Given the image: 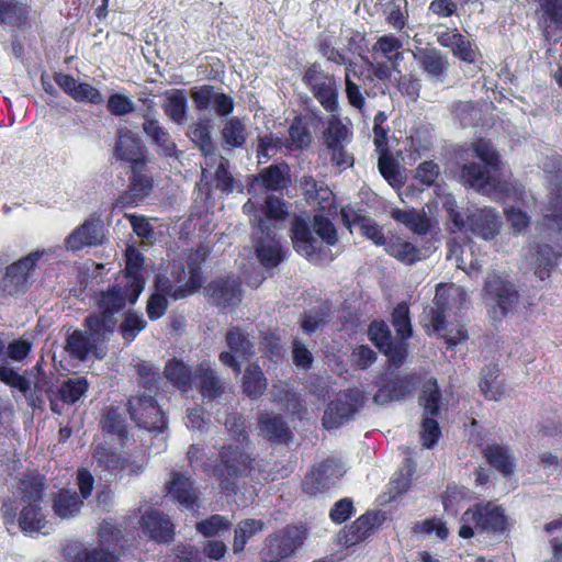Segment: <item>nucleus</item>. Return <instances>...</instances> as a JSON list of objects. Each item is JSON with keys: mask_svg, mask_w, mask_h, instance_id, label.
I'll use <instances>...</instances> for the list:
<instances>
[{"mask_svg": "<svg viewBox=\"0 0 562 562\" xmlns=\"http://www.w3.org/2000/svg\"><path fill=\"white\" fill-rule=\"evenodd\" d=\"M93 303L95 311L83 319L85 331L76 329L66 339V350L81 361L90 353L97 358L103 357L98 352L99 347L110 340L119 324L116 315L130 303L126 285L114 283L95 292Z\"/></svg>", "mask_w": 562, "mask_h": 562, "instance_id": "1", "label": "nucleus"}, {"mask_svg": "<svg viewBox=\"0 0 562 562\" xmlns=\"http://www.w3.org/2000/svg\"><path fill=\"white\" fill-rule=\"evenodd\" d=\"M470 148L482 165L474 161L463 164L459 169V181L482 194L506 193L508 182L495 175L502 170L503 161L493 143L480 137L471 143Z\"/></svg>", "mask_w": 562, "mask_h": 562, "instance_id": "2", "label": "nucleus"}, {"mask_svg": "<svg viewBox=\"0 0 562 562\" xmlns=\"http://www.w3.org/2000/svg\"><path fill=\"white\" fill-rule=\"evenodd\" d=\"M293 249L311 262L333 261L329 248L337 245L338 232L331 220L323 214H315L312 226L302 216H295L290 226Z\"/></svg>", "mask_w": 562, "mask_h": 562, "instance_id": "3", "label": "nucleus"}, {"mask_svg": "<svg viewBox=\"0 0 562 562\" xmlns=\"http://www.w3.org/2000/svg\"><path fill=\"white\" fill-rule=\"evenodd\" d=\"M254 463L255 458L246 447L238 443H224L211 464V473L218 483L221 492L231 497L237 494L239 480L250 475Z\"/></svg>", "mask_w": 562, "mask_h": 562, "instance_id": "4", "label": "nucleus"}, {"mask_svg": "<svg viewBox=\"0 0 562 562\" xmlns=\"http://www.w3.org/2000/svg\"><path fill=\"white\" fill-rule=\"evenodd\" d=\"M508 530L509 521L504 507L492 501H482L462 514L458 535L462 539H471L476 532L502 536Z\"/></svg>", "mask_w": 562, "mask_h": 562, "instance_id": "5", "label": "nucleus"}, {"mask_svg": "<svg viewBox=\"0 0 562 562\" xmlns=\"http://www.w3.org/2000/svg\"><path fill=\"white\" fill-rule=\"evenodd\" d=\"M131 419L139 428L162 432L168 427V416L155 396L145 392L132 395L126 404Z\"/></svg>", "mask_w": 562, "mask_h": 562, "instance_id": "6", "label": "nucleus"}, {"mask_svg": "<svg viewBox=\"0 0 562 562\" xmlns=\"http://www.w3.org/2000/svg\"><path fill=\"white\" fill-rule=\"evenodd\" d=\"M305 532L300 527L288 525L269 535L265 540L262 557L265 562H282L302 547Z\"/></svg>", "mask_w": 562, "mask_h": 562, "instance_id": "7", "label": "nucleus"}, {"mask_svg": "<svg viewBox=\"0 0 562 562\" xmlns=\"http://www.w3.org/2000/svg\"><path fill=\"white\" fill-rule=\"evenodd\" d=\"M228 350L218 355L222 364L231 368L236 374L241 372V361L249 360L254 355L255 345L249 333L240 325H231L225 334Z\"/></svg>", "mask_w": 562, "mask_h": 562, "instance_id": "8", "label": "nucleus"}, {"mask_svg": "<svg viewBox=\"0 0 562 562\" xmlns=\"http://www.w3.org/2000/svg\"><path fill=\"white\" fill-rule=\"evenodd\" d=\"M465 301V292L453 283H439L436 288L434 305L429 310L430 325L435 333L447 329V314Z\"/></svg>", "mask_w": 562, "mask_h": 562, "instance_id": "9", "label": "nucleus"}, {"mask_svg": "<svg viewBox=\"0 0 562 562\" xmlns=\"http://www.w3.org/2000/svg\"><path fill=\"white\" fill-rule=\"evenodd\" d=\"M370 341L382 352L391 367L401 368L408 356V342L393 339L392 333L384 321H373L368 328Z\"/></svg>", "mask_w": 562, "mask_h": 562, "instance_id": "10", "label": "nucleus"}, {"mask_svg": "<svg viewBox=\"0 0 562 562\" xmlns=\"http://www.w3.org/2000/svg\"><path fill=\"white\" fill-rule=\"evenodd\" d=\"M342 476L341 464L334 458L316 462L301 482V490L310 496H316L331 488Z\"/></svg>", "mask_w": 562, "mask_h": 562, "instance_id": "11", "label": "nucleus"}, {"mask_svg": "<svg viewBox=\"0 0 562 562\" xmlns=\"http://www.w3.org/2000/svg\"><path fill=\"white\" fill-rule=\"evenodd\" d=\"M44 250H34L9 265L1 280V289L8 295L24 293L29 289V279Z\"/></svg>", "mask_w": 562, "mask_h": 562, "instance_id": "12", "label": "nucleus"}, {"mask_svg": "<svg viewBox=\"0 0 562 562\" xmlns=\"http://www.w3.org/2000/svg\"><path fill=\"white\" fill-rule=\"evenodd\" d=\"M149 162L131 166L128 187L116 199L115 205L120 207H131L144 201L154 190V177L148 168Z\"/></svg>", "mask_w": 562, "mask_h": 562, "instance_id": "13", "label": "nucleus"}, {"mask_svg": "<svg viewBox=\"0 0 562 562\" xmlns=\"http://www.w3.org/2000/svg\"><path fill=\"white\" fill-rule=\"evenodd\" d=\"M204 292L209 301L222 311L238 306L243 300L241 281L232 276L215 278Z\"/></svg>", "mask_w": 562, "mask_h": 562, "instance_id": "14", "label": "nucleus"}, {"mask_svg": "<svg viewBox=\"0 0 562 562\" xmlns=\"http://www.w3.org/2000/svg\"><path fill=\"white\" fill-rule=\"evenodd\" d=\"M361 406V395L359 392L348 390L337 395L325 411L323 425L327 429L338 428L348 423Z\"/></svg>", "mask_w": 562, "mask_h": 562, "instance_id": "15", "label": "nucleus"}, {"mask_svg": "<svg viewBox=\"0 0 562 562\" xmlns=\"http://www.w3.org/2000/svg\"><path fill=\"white\" fill-rule=\"evenodd\" d=\"M113 157L120 162L128 164V167L150 160L148 149L140 138L127 127H121L116 132Z\"/></svg>", "mask_w": 562, "mask_h": 562, "instance_id": "16", "label": "nucleus"}, {"mask_svg": "<svg viewBox=\"0 0 562 562\" xmlns=\"http://www.w3.org/2000/svg\"><path fill=\"white\" fill-rule=\"evenodd\" d=\"M259 227L262 236L254 244L256 256L265 268H276L286 258L288 249L282 246L276 233L267 226L265 220H259Z\"/></svg>", "mask_w": 562, "mask_h": 562, "instance_id": "17", "label": "nucleus"}, {"mask_svg": "<svg viewBox=\"0 0 562 562\" xmlns=\"http://www.w3.org/2000/svg\"><path fill=\"white\" fill-rule=\"evenodd\" d=\"M322 122V117L315 113L297 114L291 121L288 128V137L283 146L288 150H306L313 143L312 127Z\"/></svg>", "mask_w": 562, "mask_h": 562, "instance_id": "18", "label": "nucleus"}, {"mask_svg": "<svg viewBox=\"0 0 562 562\" xmlns=\"http://www.w3.org/2000/svg\"><path fill=\"white\" fill-rule=\"evenodd\" d=\"M530 266L540 281L549 280L562 259V245L553 247L547 243H535L529 251Z\"/></svg>", "mask_w": 562, "mask_h": 562, "instance_id": "19", "label": "nucleus"}, {"mask_svg": "<svg viewBox=\"0 0 562 562\" xmlns=\"http://www.w3.org/2000/svg\"><path fill=\"white\" fill-rule=\"evenodd\" d=\"M144 255L134 247H128L125 251L124 278L127 279L126 291L130 294V304L134 305L144 291L146 279L144 276Z\"/></svg>", "mask_w": 562, "mask_h": 562, "instance_id": "20", "label": "nucleus"}, {"mask_svg": "<svg viewBox=\"0 0 562 562\" xmlns=\"http://www.w3.org/2000/svg\"><path fill=\"white\" fill-rule=\"evenodd\" d=\"M167 496L183 509H194L200 505V493L191 477L181 472H171L166 483Z\"/></svg>", "mask_w": 562, "mask_h": 562, "instance_id": "21", "label": "nucleus"}, {"mask_svg": "<svg viewBox=\"0 0 562 562\" xmlns=\"http://www.w3.org/2000/svg\"><path fill=\"white\" fill-rule=\"evenodd\" d=\"M139 526L143 533L157 543H169L175 538V525L171 519L158 509L146 510Z\"/></svg>", "mask_w": 562, "mask_h": 562, "instance_id": "22", "label": "nucleus"}, {"mask_svg": "<svg viewBox=\"0 0 562 562\" xmlns=\"http://www.w3.org/2000/svg\"><path fill=\"white\" fill-rule=\"evenodd\" d=\"M535 14L543 37L550 40L551 31H562V0H533Z\"/></svg>", "mask_w": 562, "mask_h": 562, "instance_id": "23", "label": "nucleus"}, {"mask_svg": "<svg viewBox=\"0 0 562 562\" xmlns=\"http://www.w3.org/2000/svg\"><path fill=\"white\" fill-rule=\"evenodd\" d=\"M484 291L496 300L503 315L507 314L519 296L514 285L496 273L488 274L484 283Z\"/></svg>", "mask_w": 562, "mask_h": 562, "instance_id": "24", "label": "nucleus"}, {"mask_svg": "<svg viewBox=\"0 0 562 562\" xmlns=\"http://www.w3.org/2000/svg\"><path fill=\"white\" fill-rule=\"evenodd\" d=\"M46 477L37 470L26 471L16 477V494L21 503H43Z\"/></svg>", "mask_w": 562, "mask_h": 562, "instance_id": "25", "label": "nucleus"}, {"mask_svg": "<svg viewBox=\"0 0 562 562\" xmlns=\"http://www.w3.org/2000/svg\"><path fill=\"white\" fill-rule=\"evenodd\" d=\"M469 231L485 240L494 239L501 231L498 215L491 207L479 209L468 215Z\"/></svg>", "mask_w": 562, "mask_h": 562, "instance_id": "26", "label": "nucleus"}, {"mask_svg": "<svg viewBox=\"0 0 562 562\" xmlns=\"http://www.w3.org/2000/svg\"><path fill=\"white\" fill-rule=\"evenodd\" d=\"M0 25L23 30L31 26V5L20 0H0Z\"/></svg>", "mask_w": 562, "mask_h": 562, "instance_id": "27", "label": "nucleus"}, {"mask_svg": "<svg viewBox=\"0 0 562 562\" xmlns=\"http://www.w3.org/2000/svg\"><path fill=\"white\" fill-rule=\"evenodd\" d=\"M258 426L265 437L274 443L288 445L293 439V432L286 420L280 414L261 413L258 416Z\"/></svg>", "mask_w": 562, "mask_h": 562, "instance_id": "28", "label": "nucleus"}, {"mask_svg": "<svg viewBox=\"0 0 562 562\" xmlns=\"http://www.w3.org/2000/svg\"><path fill=\"white\" fill-rule=\"evenodd\" d=\"M102 227L99 225L98 220H87L66 238V246L71 250H80L86 246L102 244Z\"/></svg>", "mask_w": 562, "mask_h": 562, "instance_id": "29", "label": "nucleus"}, {"mask_svg": "<svg viewBox=\"0 0 562 562\" xmlns=\"http://www.w3.org/2000/svg\"><path fill=\"white\" fill-rule=\"evenodd\" d=\"M255 181L266 191H282L291 183L290 166L286 162L270 165L258 172Z\"/></svg>", "mask_w": 562, "mask_h": 562, "instance_id": "30", "label": "nucleus"}, {"mask_svg": "<svg viewBox=\"0 0 562 562\" xmlns=\"http://www.w3.org/2000/svg\"><path fill=\"white\" fill-rule=\"evenodd\" d=\"M418 65L428 77L442 81L449 68V60L437 48H423L418 53Z\"/></svg>", "mask_w": 562, "mask_h": 562, "instance_id": "31", "label": "nucleus"}, {"mask_svg": "<svg viewBox=\"0 0 562 562\" xmlns=\"http://www.w3.org/2000/svg\"><path fill=\"white\" fill-rule=\"evenodd\" d=\"M378 516L374 513H366L359 516L351 525L346 526L340 535L346 546H353L367 539L376 526Z\"/></svg>", "mask_w": 562, "mask_h": 562, "instance_id": "32", "label": "nucleus"}, {"mask_svg": "<svg viewBox=\"0 0 562 562\" xmlns=\"http://www.w3.org/2000/svg\"><path fill=\"white\" fill-rule=\"evenodd\" d=\"M142 126L145 135L159 148L160 155L177 157V145L171 139L168 131L159 124L158 120L146 116Z\"/></svg>", "mask_w": 562, "mask_h": 562, "instance_id": "33", "label": "nucleus"}, {"mask_svg": "<svg viewBox=\"0 0 562 562\" xmlns=\"http://www.w3.org/2000/svg\"><path fill=\"white\" fill-rule=\"evenodd\" d=\"M384 249L387 255L406 266L415 265L424 258L419 247L408 240H405L398 235H392L389 237Z\"/></svg>", "mask_w": 562, "mask_h": 562, "instance_id": "34", "label": "nucleus"}, {"mask_svg": "<svg viewBox=\"0 0 562 562\" xmlns=\"http://www.w3.org/2000/svg\"><path fill=\"white\" fill-rule=\"evenodd\" d=\"M482 453L487 463L503 476L507 477L514 473L516 467L515 457L507 447L490 443L483 449Z\"/></svg>", "mask_w": 562, "mask_h": 562, "instance_id": "35", "label": "nucleus"}, {"mask_svg": "<svg viewBox=\"0 0 562 562\" xmlns=\"http://www.w3.org/2000/svg\"><path fill=\"white\" fill-rule=\"evenodd\" d=\"M204 260L205 257H200L198 251L189 256L187 261L188 280L186 281V283L178 285L176 296L187 299L199 292L204 282V276L202 270V263Z\"/></svg>", "mask_w": 562, "mask_h": 562, "instance_id": "36", "label": "nucleus"}, {"mask_svg": "<svg viewBox=\"0 0 562 562\" xmlns=\"http://www.w3.org/2000/svg\"><path fill=\"white\" fill-rule=\"evenodd\" d=\"M162 373L172 386L181 392H188L192 386L193 374L191 368L181 359H169Z\"/></svg>", "mask_w": 562, "mask_h": 562, "instance_id": "37", "label": "nucleus"}, {"mask_svg": "<svg viewBox=\"0 0 562 562\" xmlns=\"http://www.w3.org/2000/svg\"><path fill=\"white\" fill-rule=\"evenodd\" d=\"M442 403V393L436 378H429L420 387L418 404L424 414L428 416H439Z\"/></svg>", "mask_w": 562, "mask_h": 562, "instance_id": "38", "label": "nucleus"}, {"mask_svg": "<svg viewBox=\"0 0 562 562\" xmlns=\"http://www.w3.org/2000/svg\"><path fill=\"white\" fill-rule=\"evenodd\" d=\"M83 506L79 495L69 488H60L53 499V510L61 519L77 516Z\"/></svg>", "mask_w": 562, "mask_h": 562, "instance_id": "39", "label": "nucleus"}, {"mask_svg": "<svg viewBox=\"0 0 562 562\" xmlns=\"http://www.w3.org/2000/svg\"><path fill=\"white\" fill-rule=\"evenodd\" d=\"M68 562H120L114 552L102 548L87 549L81 546H71L65 549Z\"/></svg>", "mask_w": 562, "mask_h": 562, "instance_id": "40", "label": "nucleus"}, {"mask_svg": "<svg viewBox=\"0 0 562 562\" xmlns=\"http://www.w3.org/2000/svg\"><path fill=\"white\" fill-rule=\"evenodd\" d=\"M100 425L103 432L116 437L122 442L128 436L125 418L116 406L110 405L102 409Z\"/></svg>", "mask_w": 562, "mask_h": 562, "instance_id": "41", "label": "nucleus"}, {"mask_svg": "<svg viewBox=\"0 0 562 562\" xmlns=\"http://www.w3.org/2000/svg\"><path fill=\"white\" fill-rule=\"evenodd\" d=\"M195 378L198 387L203 397L215 400L224 393V385L215 371L209 366L200 364Z\"/></svg>", "mask_w": 562, "mask_h": 562, "instance_id": "42", "label": "nucleus"}, {"mask_svg": "<svg viewBox=\"0 0 562 562\" xmlns=\"http://www.w3.org/2000/svg\"><path fill=\"white\" fill-rule=\"evenodd\" d=\"M90 383L86 376L68 378L57 389V397L67 405H75L89 391Z\"/></svg>", "mask_w": 562, "mask_h": 562, "instance_id": "43", "label": "nucleus"}, {"mask_svg": "<svg viewBox=\"0 0 562 562\" xmlns=\"http://www.w3.org/2000/svg\"><path fill=\"white\" fill-rule=\"evenodd\" d=\"M268 381L257 363L249 364L243 375V392L251 400H257L266 392Z\"/></svg>", "mask_w": 562, "mask_h": 562, "instance_id": "44", "label": "nucleus"}, {"mask_svg": "<svg viewBox=\"0 0 562 562\" xmlns=\"http://www.w3.org/2000/svg\"><path fill=\"white\" fill-rule=\"evenodd\" d=\"M22 508L18 518L23 532H37L45 526L42 503H21Z\"/></svg>", "mask_w": 562, "mask_h": 562, "instance_id": "45", "label": "nucleus"}, {"mask_svg": "<svg viewBox=\"0 0 562 562\" xmlns=\"http://www.w3.org/2000/svg\"><path fill=\"white\" fill-rule=\"evenodd\" d=\"M266 524L261 519L247 518L240 520L234 530L233 550L240 553L245 550L247 542L257 533L261 532Z\"/></svg>", "mask_w": 562, "mask_h": 562, "instance_id": "46", "label": "nucleus"}, {"mask_svg": "<svg viewBox=\"0 0 562 562\" xmlns=\"http://www.w3.org/2000/svg\"><path fill=\"white\" fill-rule=\"evenodd\" d=\"M392 217L417 235H426L430 229V222L426 214L414 209H395L392 211Z\"/></svg>", "mask_w": 562, "mask_h": 562, "instance_id": "47", "label": "nucleus"}, {"mask_svg": "<svg viewBox=\"0 0 562 562\" xmlns=\"http://www.w3.org/2000/svg\"><path fill=\"white\" fill-rule=\"evenodd\" d=\"M313 97L319 102L323 109L328 113H335L339 109L338 103V85L336 78H331L327 82H322L312 91Z\"/></svg>", "mask_w": 562, "mask_h": 562, "instance_id": "48", "label": "nucleus"}, {"mask_svg": "<svg viewBox=\"0 0 562 562\" xmlns=\"http://www.w3.org/2000/svg\"><path fill=\"white\" fill-rule=\"evenodd\" d=\"M391 322L400 341H407L413 335L409 306L400 302L392 311Z\"/></svg>", "mask_w": 562, "mask_h": 562, "instance_id": "49", "label": "nucleus"}, {"mask_svg": "<svg viewBox=\"0 0 562 562\" xmlns=\"http://www.w3.org/2000/svg\"><path fill=\"white\" fill-rule=\"evenodd\" d=\"M223 144L229 148L243 147L247 139L245 124L237 116L231 117L222 130Z\"/></svg>", "mask_w": 562, "mask_h": 562, "instance_id": "50", "label": "nucleus"}, {"mask_svg": "<svg viewBox=\"0 0 562 562\" xmlns=\"http://www.w3.org/2000/svg\"><path fill=\"white\" fill-rule=\"evenodd\" d=\"M378 154V168L381 176L392 187L402 186L403 180L400 171V165L391 154L390 148H384V150H380Z\"/></svg>", "mask_w": 562, "mask_h": 562, "instance_id": "51", "label": "nucleus"}, {"mask_svg": "<svg viewBox=\"0 0 562 562\" xmlns=\"http://www.w3.org/2000/svg\"><path fill=\"white\" fill-rule=\"evenodd\" d=\"M188 100L184 90L176 89L164 104L165 114L175 123L182 124L187 116Z\"/></svg>", "mask_w": 562, "mask_h": 562, "instance_id": "52", "label": "nucleus"}, {"mask_svg": "<svg viewBox=\"0 0 562 562\" xmlns=\"http://www.w3.org/2000/svg\"><path fill=\"white\" fill-rule=\"evenodd\" d=\"M189 137L204 156L214 154L216 147L211 136V125L207 121H199L189 127Z\"/></svg>", "mask_w": 562, "mask_h": 562, "instance_id": "53", "label": "nucleus"}, {"mask_svg": "<svg viewBox=\"0 0 562 562\" xmlns=\"http://www.w3.org/2000/svg\"><path fill=\"white\" fill-rule=\"evenodd\" d=\"M147 326V322L133 310H128L119 326V333L127 344L135 340L140 331Z\"/></svg>", "mask_w": 562, "mask_h": 562, "instance_id": "54", "label": "nucleus"}, {"mask_svg": "<svg viewBox=\"0 0 562 562\" xmlns=\"http://www.w3.org/2000/svg\"><path fill=\"white\" fill-rule=\"evenodd\" d=\"M353 223L361 234L372 240L376 246H386L389 238L384 236L383 228L371 217L359 213L353 214Z\"/></svg>", "mask_w": 562, "mask_h": 562, "instance_id": "55", "label": "nucleus"}, {"mask_svg": "<svg viewBox=\"0 0 562 562\" xmlns=\"http://www.w3.org/2000/svg\"><path fill=\"white\" fill-rule=\"evenodd\" d=\"M403 47L402 41L393 34L380 36L372 46L373 53H380L392 64H397L403 58L400 49Z\"/></svg>", "mask_w": 562, "mask_h": 562, "instance_id": "56", "label": "nucleus"}, {"mask_svg": "<svg viewBox=\"0 0 562 562\" xmlns=\"http://www.w3.org/2000/svg\"><path fill=\"white\" fill-rule=\"evenodd\" d=\"M231 527V520L227 517L218 514L211 515L207 518L198 521L195 525L196 531L206 538L215 537L223 532L229 531Z\"/></svg>", "mask_w": 562, "mask_h": 562, "instance_id": "57", "label": "nucleus"}, {"mask_svg": "<svg viewBox=\"0 0 562 562\" xmlns=\"http://www.w3.org/2000/svg\"><path fill=\"white\" fill-rule=\"evenodd\" d=\"M136 371L139 378L138 385L156 396L161 383L159 370L151 363L142 362L136 366Z\"/></svg>", "mask_w": 562, "mask_h": 562, "instance_id": "58", "label": "nucleus"}, {"mask_svg": "<svg viewBox=\"0 0 562 562\" xmlns=\"http://www.w3.org/2000/svg\"><path fill=\"white\" fill-rule=\"evenodd\" d=\"M499 368L497 363H490L482 368L481 379L479 386L486 400L498 401L502 397V390L499 386L491 387L488 384L492 380H498Z\"/></svg>", "mask_w": 562, "mask_h": 562, "instance_id": "59", "label": "nucleus"}, {"mask_svg": "<svg viewBox=\"0 0 562 562\" xmlns=\"http://www.w3.org/2000/svg\"><path fill=\"white\" fill-rule=\"evenodd\" d=\"M547 213L544 221L547 224H555L558 228L562 229V186L557 184L550 190L548 204L546 206Z\"/></svg>", "mask_w": 562, "mask_h": 562, "instance_id": "60", "label": "nucleus"}, {"mask_svg": "<svg viewBox=\"0 0 562 562\" xmlns=\"http://www.w3.org/2000/svg\"><path fill=\"white\" fill-rule=\"evenodd\" d=\"M317 50L330 63L344 65L346 68H353V61L351 58H349L342 50L334 47L329 37L319 40Z\"/></svg>", "mask_w": 562, "mask_h": 562, "instance_id": "61", "label": "nucleus"}, {"mask_svg": "<svg viewBox=\"0 0 562 562\" xmlns=\"http://www.w3.org/2000/svg\"><path fill=\"white\" fill-rule=\"evenodd\" d=\"M412 531L414 533L423 535H430L435 532L440 540H447L449 536V529L446 522L438 517H430L416 521L412 527Z\"/></svg>", "mask_w": 562, "mask_h": 562, "instance_id": "62", "label": "nucleus"}, {"mask_svg": "<svg viewBox=\"0 0 562 562\" xmlns=\"http://www.w3.org/2000/svg\"><path fill=\"white\" fill-rule=\"evenodd\" d=\"M435 416L425 415L420 425V441L427 448H434L441 437V428Z\"/></svg>", "mask_w": 562, "mask_h": 562, "instance_id": "63", "label": "nucleus"}, {"mask_svg": "<svg viewBox=\"0 0 562 562\" xmlns=\"http://www.w3.org/2000/svg\"><path fill=\"white\" fill-rule=\"evenodd\" d=\"M0 381L11 389L19 391L23 395H26V393L30 392L31 381L13 368L0 366Z\"/></svg>", "mask_w": 562, "mask_h": 562, "instance_id": "64", "label": "nucleus"}]
</instances>
